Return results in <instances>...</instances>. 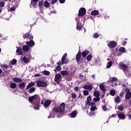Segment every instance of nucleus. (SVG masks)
I'll return each mask as SVG.
<instances>
[{
  "label": "nucleus",
  "instance_id": "f257e3e1",
  "mask_svg": "<svg viewBox=\"0 0 131 131\" xmlns=\"http://www.w3.org/2000/svg\"><path fill=\"white\" fill-rule=\"evenodd\" d=\"M64 110H65V103L64 102L60 104L58 107H56L54 109V111L55 113L52 112L50 113V117L49 116L48 118H51L52 117H62L64 114Z\"/></svg>",
  "mask_w": 131,
  "mask_h": 131
},
{
  "label": "nucleus",
  "instance_id": "f03ea898",
  "mask_svg": "<svg viewBox=\"0 0 131 131\" xmlns=\"http://www.w3.org/2000/svg\"><path fill=\"white\" fill-rule=\"evenodd\" d=\"M119 66L124 71L125 73H126L127 76L131 75V68H127V65L123 62H120Z\"/></svg>",
  "mask_w": 131,
  "mask_h": 131
},
{
  "label": "nucleus",
  "instance_id": "7ed1b4c3",
  "mask_svg": "<svg viewBox=\"0 0 131 131\" xmlns=\"http://www.w3.org/2000/svg\"><path fill=\"white\" fill-rule=\"evenodd\" d=\"M31 58V55H30V54L29 53H27L26 56H22L20 58V60H21V61H23L25 63H28Z\"/></svg>",
  "mask_w": 131,
  "mask_h": 131
},
{
  "label": "nucleus",
  "instance_id": "20e7f679",
  "mask_svg": "<svg viewBox=\"0 0 131 131\" xmlns=\"http://www.w3.org/2000/svg\"><path fill=\"white\" fill-rule=\"evenodd\" d=\"M12 7L8 9V11L9 12H14L16 10V8L18 7V5L19 4V2L18 1H13L12 2Z\"/></svg>",
  "mask_w": 131,
  "mask_h": 131
},
{
  "label": "nucleus",
  "instance_id": "39448f33",
  "mask_svg": "<svg viewBox=\"0 0 131 131\" xmlns=\"http://www.w3.org/2000/svg\"><path fill=\"white\" fill-rule=\"evenodd\" d=\"M36 84L38 86L41 88H47V86L48 85L47 82L41 80H38L36 82Z\"/></svg>",
  "mask_w": 131,
  "mask_h": 131
},
{
  "label": "nucleus",
  "instance_id": "423d86ee",
  "mask_svg": "<svg viewBox=\"0 0 131 131\" xmlns=\"http://www.w3.org/2000/svg\"><path fill=\"white\" fill-rule=\"evenodd\" d=\"M79 19H80V17H76V21L77 22V30H81V21H79Z\"/></svg>",
  "mask_w": 131,
  "mask_h": 131
},
{
  "label": "nucleus",
  "instance_id": "0eeeda50",
  "mask_svg": "<svg viewBox=\"0 0 131 131\" xmlns=\"http://www.w3.org/2000/svg\"><path fill=\"white\" fill-rule=\"evenodd\" d=\"M86 12V10H85V8H81V9H80V10H79V16L78 17H82V16H84V15H85V13Z\"/></svg>",
  "mask_w": 131,
  "mask_h": 131
},
{
  "label": "nucleus",
  "instance_id": "6e6552de",
  "mask_svg": "<svg viewBox=\"0 0 131 131\" xmlns=\"http://www.w3.org/2000/svg\"><path fill=\"white\" fill-rule=\"evenodd\" d=\"M107 46L110 49H114L117 46V43L115 41H111L107 44Z\"/></svg>",
  "mask_w": 131,
  "mask_h": 131
},
{
  "label": "nucleus",
  "instance_id": "1a4fd4ad",
  "mask_svg": "<svg viewBox=\"0 0 131 131\" xmlns=\"http://www.w3.org/2000/svg\"><path fill=\"white\" fill-rule=\"evenodd\" d=\"M38 98V96L37 95H35L32 97H30L28 99V101L31 104H33V101H35V100H37Z\"/></svg>",
  "mask_w": 131,
  "mask_h": 131
},
{
  "label": "nucleus",
  "instance_id": "9d476101",
  "mask_svg": "<svg viewBox=\"0 0 131 131\" xmlns=\"http://www.w3.org/2000/svg\"><path fill=\"white\" fill-rule=\"evenodd\" d=\"M66 57H67V53L64 54L61 58L62 64H67V63L69 62V60L68 59H66Z\"/></svg>",
  "mask_w": 131,
  "mask_h": 131
},
{
  "label": "nucleus",
  "instance_id": "9b49d317",
  "mask_svg": "<svg viewBox=\"0 0 131 131\" xmlns=\"http://www.w3.org/2000/svg\"><path fill=\"white\" fill-rule=\"evenodd\" d=\"M125 92L126 93V95H125V99H126V100H129V99H130V97H131L130 91L129 90V89H126L125 90Z\"/></svg>",
  "mask_w": 131,
  "mask_h": 131
},
{
  "label": "nucleus",
  "instance_id": "f8f14e48",
  "mask_svg": "<svg viewBox=\"0 0 131 131\" xmlns=\"http://www.w3.org/2000/svg\"><path fill=\"white\" fill-rule=\"evenodd\" d=\"M86 105H89L90 106L95 105V103L92 102V97H91V96H89L87 98V101L86 102Z\"/></svg>",
  "mask_w": 131,
  "mask_h": 131
},
{
  "label": "nucleus",
  "instance_id": "ddd939ff",
  "mask_svg": "<svg viewBox=\"0 0 131 131\" xmlns=\"http://www.w3.org/2000/svg\"><path fill=\"white\" fill-rule=\"evenodd\" d=\"M51 103H52V101L51 100H46L45 102V103L43 104V102H42V101L41 102V104L42 105H43L45 108H48V106H50V105L51 104Z\"/></svg>",
  "mask_w": 131,
  "mask_h": 131
},
{
  "label": "nucleus",
  "instance_id": "4468645a",
  "mask_svg": "<svg viewBox=\"0 0 131 131\" xmlns=\"http://www.w3.org/2000/svg\"><path fill=\"white\" fill-rule=\"evenodd\" d=\"M61 74L59 73V74H56L55 78V82L59 83L60 82V80H61Z\"/></svg>",
  "mask_w": 131,
  "mask_h": 131
},
{
  "label": "nucleus",
  "instance_id": "2eb2a0df",
  "mask_svg": "<svg viewBox=\"0 0 131 131\" xmlns=\"http://www.w3.org/2000/svg\"><path fill=\"white\" fill-rule=\"evenodd\" d=\"M118 117L119 118V119H125V114L123 113H120L118 114Z\"/></svg>",
  "mask_w": 131,
  "mask_h": 131
},
{
  "label": "nucleus",
  "instance_id": "dca6fc26",
  "mask_svg": "<svg viewBox=\"0 0 131 131\" xmlns=\"http://www.w3.org/2000/svg\"><path fill=\"white\" fill-rule=\"evenodd\" d=\"M77 115V111H74L70 114V117H71V118H74L75 117H76Z\"/></svg>",
  "mask_w": 131,
  "mask_h": 131
},
{
  "label": "nucleus",
  "instance_id": "f3484780",
  "mask_svg": "<svg viewBox=\"0 0 131 131\" xmlns=\"http://www.w3.org/2000/svg\"><path fill=\"white\" fill-rule=\"evenodd\" d=\"M26 43L29 47H33V46L35 45V43H34V41L32 40H31L30 41H27Z\"/></svg>",
  "mask_w": 131,
  "mask_h": 131
},
{
  "label": "nucleus",
  "instance_id": "a211bd4d",
  "mask_svg": "<svg viewBox=\"0 0 131 131\" xmlns=\"http://www.w3.org/2000/svg\"><path fill=\"white\" fill-rule=\"evenodd\" d=\"M16 55H23V51H22V49L21 48L19 47L16 50Z\"/></svg>",
  "mask_w": 131,
  "mask_h": 131
},
{
  "label": "nucleus",
  "instance_id": "6ab92c4d",
  "mask_svg": "<svg viewBox=\"0 0 131 131\" xmlns=\"http://www.w3.org/2000/svg\"><path fill=\"white\" fill-rule=\"evenodd\" d=\"M23 50L24 52H29L30 48L27 45H25L23 47Z\"/></svg>",
  "mask_w": 131,
  "mask_h": 131
},
{
  "label": "nucleus",
  "instance_id": "aec40b11",
  "mask_svg": "<svg viewBox=\"0 0 131 131\" xmlns=\"http://www.w3.org/2000/svg\"><path fill=\"white\" fill-rule=\"evenodd\" d=\"M24 38H30V39H33V36H32L29 33H27L24 36Z\"/></svg>",
  "mask_w": 131,
  "mask_h": 131
},
{
  "label": "nucleus",
  "instance_id": "412c9836",
  "mask_svg": "<svg viewBox=\"0 0 131 131\" xmlns=\"http://www.w3.org/2000/svg\"><path fill=\"white\" fill-rule=\"evenodd\" d=\"M39 0H31V5H32L33 7L34 8H36V5L37 4V2H38Z\"/></svg>",
  "mask_w": 131,
  "mask_h": 131
},
{
  "label": "nucleus",
  "instance_id": "4be33fe9",
  "mask_svg": "<svg viewBox=\"0 0 131 131\" xmlns=\"http://www.w3.org/2000/svg\"><path fill=\"white\" fill-rule=\"evenodd\" d=\"M38 7L40 10V13L41 12V10H42V7H43V2L42 1H40L38 3Z\"/></svg>",
  "mask_w": 131,
  "mask_h": 131
},
{
  "label": "nucleus",
  "instance_id": "5701e85b",
  "mask_svg": "<svg viewBox=\"0 0 131 131\" xmlns=\"http://www.w3.org/2000/svg\"><path fill=\"white\" fill-rule=\"evenodd\" d=\"M81 55L80 53H78L76 55V60L77 63H79L80 61V59L81 58Z\"/></svg>",
  "mask_w": 131,
  "mask_h": 131
},
{
  "label": "nucleus",
  "instance_id": "b1692460",
  "mask_svg": "<svg viewBox=\"0 0 131 131\" xmlns=\"http://www.w3.org/2000/svg\"><path fill=\"white\" fill-rule=\"evenodd\" d=\"M84 90H92L93 89V86L92 85H85L83 86Z\"/></svg>",
  "mask_w": 131,
  "mask_h": 131
},
{
  "label": "nucleus",
  "instance_id": "393cba45",
  "mask_svg": "<svg viewBox=\"0 0 131 131\" xmlns=\"http://www.w3.org/2000/svg\"><path fill=\"white\" fill-rule=\"evenodd\" d=\"M34 84H35V83H34V82H30L27 85V86L26 88L27 90H28L29 89H30V88H31L32 86H34Z\"/></svg>",
  "mask_w": 131,
  "mask_h": 131
},
{
  "label": "nucleus",
  "instance_id": "a878e982",
  "mask_svg": "<svg viewBox=\"0 0 131 131\" xmlns=\"http://www.w3.org/2000/svg\"><path fill=\"white\" fill-rule=\"evenodd\" d=\"M91 15L92 16H97V15H99V11L97 10H94L91 12Z\"/></svg>",
  "mask_w": 131,
  "mask_h": 131
},
{
  "label": "nucleus",
  "instance_id": "bb28decb",
  "mask_svg": "<svg viewBox=\"0 0 131 131\" xmlns=\"http://www.w3.org/2000/svg\"><path fill=\"white\" fill-rule=\"evenodd\" d=\"M26 85V83H21L19 84V88L20 89V90H23V89L25 88Z\"/></svg>",
  "mask_w": 131,
  "mask_h": 131
},
{
  "label": "nucleus",
  "instance_id": "cd10ccee",
  "mask_svg": "<svg viewBox=\"0 0 131 131\" xmlns=\"http://www.w3.org/2000/svg\"><path fill=\"white\" fill-rule=\"evenodd\" d=\"M3 67H4V69H3L4 71H5V72H6V73H7L8 74L10 72L8 70V66L4 65Z\"/></svg>",
  "mask_w": 131,
  "mask_h": 131
},
{
  "label": "nucleus",
  "instance_id": "c85d7f7f",
  "mask_svg": "<svg viewBox=\"0 0 131 131\" xmlns=\"http://www.w3.org/2000/svg\"><path fill=\"white\" fill-rule=\"evenodd\" d=\"M13 81H14V82H17V83H19V82H22V80L21 79H19L18 78H14Z\"/></svg>",
  "mask_w": 131,
  "mask_h": 131
},
{
  "label": "nucleus",
  "instance_id": "c756f323",
  "mask_svg": "<svg viewBox=\"0 0 131 131\" xmlns=\"http://www.w3.org/2000/svg\"><path fill=\"white\" fill-rule=\"evenodd\" d=\"M112 65H113V62L112 61H110L107 63L106 65V68H110L111 66H112Z\"/></svg>",
  "mask_w": 131,
  "mask_h": 131
},
{
  "label": "nucleus",
  "instance_id": "7c9ffc66",
  "mask_svg": "<svg viewBox=\"0 0 131 131\" xmlns=\"http://www.w3.org/2000/svg\"><path fill=\"white\" fill-rule=\"evenodd\" d=\"M111 82H115V81H117V78L115 77H112L110 79Z\"/></svg>",
  "mask_w": 131,
  "mask_h": 131
},
{
  "label": "nucleus",
  "instance_id": "2f4dec72",
  "mask_svg": "<svg viewBox=\"0 0 131 131\" xmlns=\"http://www.w3.org/2000/svg\"><path fill=\"white\" fill-rule=\"evenodd\" d=\"M60 73L62 75H68V74H69L67 71H62Z\"/></svg>",
  "mask_w": 131,
  "mask_h": 131
},
{
  "label": "nucleus",
  "instance_id": "473e14b6",
  "mask_svg": "<svg viewBox=\"0 0 131 131\" xmlns=\"http://www.w3.org/2000/svg\"><path fill=\"white\" fill-rule=\"evenodd\" d=\"M99 88H100L101 91H102V92H105V86H104V85L101 84L99 85Z\"/></svg>",
  "mask_w": 131,
  "mask_h": 131
},
{
  "label": "nucleus",
  "instance_id": "72a5a7b5",
  "mask_svg": "<svg viewBox=\"0 0 131 131\" xmlns=\"http://www.w3.org/2000/svg\"><path fill=\"white\" fill-rule=\"evenodd\" d=\"M35 91V88H34V87H32L29 90V94H32V93H33Z\"/></svg>",
  "mask_w": 131,
  "mask_h": 131
},
{
  "label": "nucleus",
  "instance_id": "f704fd0d",
  "mask_svg": "<svg viewBox=\"0 0 131 131\" xmlns=\"http://www.w3.org/2000/svg\"><path fill=\"white\" fill-rule=\"evenodd\" d=\"M96 110H97V107L96 106H94V105H91V107L90 108L91 112H94Z\"/></svg>",
  "mask_w": 131,
  "mask_h": 131
},
{
  "label": "nucleus",
  "instance_id": "c9c22d12",
  "mask_svg": "<svg viewBox=\"0 0 131 131\" xmlns=\"http://www.w3.org/2000/svg\"><path fill=\"white\" fill-rule=\"evenodd\" d=\"M119 52L120 53H124V52H125V48H124V47L120 48Z\"/></svg>",
  "mask_w": 131,
  "mask_h": 131
},
{
  "label": "nucleus",
  "instance_id": "e433bc0d",
  "mask_svg": "<svg viewBox=\"0 0 131 131\" xmlns=\"http://www.w3.org/2000/svg\"><path fill=\"white\" fill-rule=\"evenodd\" d=\"M44 6L45 8H49L50 7V3L48 1H46L44 3Z\"/></svg>",
  "mask_w": 131,
  "mask_h": 131
},
{
  "label": "nucleus",
  "instance_id": "4c0bfd02",
  "mask_svg": "<svg viewBox=\"0 0 131 131\" xmlns=\"http://www.w3.org/2000/svg\"><path fill=\"white\" fill-rule=\"evenodd\" d=\"M42 73H43V74H45V75H47V76H49L50 74V72L48 71H43Z\"/></svg>",
  "mask_w": 131,
  "mask_h": 131
},
{
  "label": "nucleus",
  "instance_id": "58836bf2",
  "mask_svg": "<svg viewBox=\"0 0 131 131\" xmlns=\"http://www.w3.org/2000/svg\"><path fill=\"white\" fill-rule=\"evenodd\" d=\"M61 68L60 66H57L56 68V69L54 70V71L56 73H57V71H60L61 70Z\"/></svg>",
  "mask_w": 131,
  "mask_h": 131
},
{
  "label": "nucleus",
  "instance_id": "ea45409f",
  "mask_svg": "<svg viewBox=\"0 0 131 131\" xmlns=\"http://www.w3.org/2000/svg\"><path fill=\"white\" fill-rule=\"evenodd\" d=\"M120 101H121L120 98L119 97V96H117L115 99L116 103H120Z\"/></svg>",
  "mask_w": 131,
  "mask_h": 131
},
{
  "label": "nucleus",
  "instance_id": "a19ab883",
  "mask_svg": "<svg viewBox=\"0 0 131 131\" xmlns=\"http://www.w3.org/2000/svg\"><path fill=\"white\" fill-rule=\"evenodd\" d=\"M94 95L95 97H99L100 96V93H99L98 92V91H95L94 93Z\"/></svg>",
  "mask_w": 131,
  "mask_h": 131
},
{
  "label": "nucleus",
  "instance_id": "79ce46f5",
  "mask_svg": "<svg viewBox=\"0 0 131 131\" xmlns=\"http://www.w3.org/2000/svg\"><path fill=\"white\" fill-rule=\"evenodd\" d=\"M39 107H40V105H39V104H36L34 106V109L35 110H39Z\"/></svg>",
  "mask_w": 131,
  "mask_h": 131
},
{
  "label": "nucleus",
  "instance_id": "37998d69",
  "mask_svg": "<svg viewBox=\"0 0 131 131\" xmlns=\"http://www.w3.org/2000/svg\"><path fill=\"white\" fill-rule=\"evenodd\" d=\"M89 54V51H85L82 53V56L83 57H86V55Z\"/></svg>",
  "mask_w": 131,
  "mask_h": 131
},
{
  "label": "nucleus",
  "instance_id": "c03bdc74",
  "mask_svg": "<svg viewBox=\"0 0 131 131\" xmlns=\"http://www.w3.org/2000/svg\"><path fill=\"white\" fill-rule=\"evenodd\" d=\"M110 94L111 96H115V90L114 89H113L110 92Z\"/></svg>",
  "mask_w": 131,
  "mask_h": 131
},
{
  "label": "nucleus",
  "instance_id": "a18cd8bd",
  "mask_svg": "<svg viewBox=\"0 0 131 131\" xmlns=\"http://www.w3.org/2000/svg\"><path fill=\"white\" fill-rule=\"evenodd\" d=\"M16 86V83H12L10 85V88H11V89H15Z\"/></svg>",
  "mask_w": 131,
  "mask_h": 131
},
{
  "label": "nucleus",
  "instance_id": "49530a36",
  "mask_svg": "<svg viewBox=\"0 0 131 131\" xmlns=\"http://www.w3.org/2000/svg\"><path fill=\"white\" fill-rule=\"evenodd\" d=\"M16 63L17 60L14 59L11 61V65H15V64H16Z\"/></svg>",
  "mask_w": 131,
  "mask_h": 131
},
{
  "label": "nucleus",
  "instance_id": "de8ad7c7",
  "mask_svg": "<svg viewBox=\"0 0 131 131\" xmlns=\"http://www.w3.org/2000/svg\"><path fill=\"white\" fill-rule=\"evenodd\" d=\"M118 110H119V111H122L123 110V106L122 105H120L118 107Z\"/></svg>",
  "mask_w": 131,
  "mask_h": 131
},
{
  "label": "nucleus",
  "instance_id": "09e8293b",
  "mask_svg": "<svg viewBox=\"0 0 131 131\" xmlns=\"http://www.w3.org/2000/svg\"><path fill=\"white\" fill-rule=\"evenodd\" d=\"M94 102H98L100 101V97H96L93 99Z\"/></svg>",
  "mask_w": 131,
  "mask_h": 131
},
{
  "label": "nucleus",
  "instance_id": "8fccbe9b",
  "mask_svg": "<svg viewBox=\"0 0 131 131\" xmlns=\"http://www.w3.org/2000/svg\"><path fill=\"white\" fill-rule=\"evenodd\" d=\"M79 77L80 79H82V80L85 81V77L83 76V75H80Z\"/></svg>",
  "mask_w": 131,
  "mask_h": 131
},
{
  "label": "nucleus",
  "instance_id": "3c124183",
  "mask_svg": "<svg viewBox=\"0 0 131 131\" xmlns=\"http://www.w3.org/2000/svg\"><path fill=\"white\" fill-rule=\"evenodd\" d=\"M83 94H84V96H88L89 95V92L88 91L84 90L83 92Z\"/></svg>",
  "mask_w": 131,
  "mask_h": 131
},
{
  "label": "nucleus",
  "instance_id": "603ef678",
  "mask_svg": "<svg viewBox=\"0 0 131 131\" xmlns=\"http://www.w3.org/2000/svg\"><path fill=\"white\" fill-rule=\"evenodd\" d=\"M4 6H5V2H0V8H3Z\"/></svg>",
  "mask_w": 131,
  "mask_h": 131
},
{
  "label": "nucleus",
  "instance_id": "864d4df0",
  "mask_svg": "<svg viewBox=\"0 0 131 131\" xmlns=\"http://www.w3.org/2000/svg\"><path fill=\"white\" fill-rule=\"evenodd\" d=\"M91 59H92V55H89L86 57V60H88V61H90Z\"/></svg>",
  "mask_w": 131,
  "mask_h": 131
},
{
  "label": "nucleus",
  "instance_id": "5fc2aeb1",
  "mask_svg": "<svg viewBox=\"0 0 131 131\" xmlns=\"http://www.w3.org/2000/svg\"><path fill=\"white\" fill-rule=\"evenodd\" d=\"M71 96L72 98H73L74 99H75V98H76V94H75V93H72Z\"/></svg>",
  "mask_w": 131,
  "mask_h": 131
},
{
  "label": "nucleus",
  "instance_id": "6e6d98bb",
  "mask_svg": "<svg viewBox=\"0 0 131 131\" xmlns=\"http://www.w3.org/2000/svg\"><path fill=\"white\" fill-rule=\"evenodd\" d=\"M102 110H103V111H107V110H108V109H107V107H106V106L105 105L102 106Z\"/></svg>",
  "mask_w": 131,
  "mask_h": 131
},
{
  "label": "nucleus",
  "instance_id": "4d7b16f0",
  "mask_svg": "<svg viewBox=\"0 0 131 131\" xmlns=\"http://www.w3.org/2000/svg\"><path fill=\"white\" fill-rule=\"evenodd\" d=\"M99 36V35L98 34V33H95L94 35V38H98V37Z\"/></svg>",
  "mask_w": 131,
  "mask_h": 131
},
{
  "label": "nucleus",
  "instance_id": "13d9d810",
  "mask_svg": "<svg viewBox=\"0 0 131 131\" xmlns=\"http://www.w3.org/2000/svg\"><path fill=\"white\" fill-rule=\"evenodd\" d=\"M74 91H75V92H78V91H79V88H78V87H75L74 88Z\"/></svg>",
  "mask_w": 131,
  "mask_h": 131
},
{
  "label": "nucleus",
  "instance_id": "bf43d9fd",
  "mask_svg": "<svg viewBox=\"0 0 131 131\" xmlns=\"http://www.w3.org/2000/svg\"><path fill=\"white\" fill-rule=\"evenodd\" d=\"M58 2V0H52L51 3L54 5V4H56Z\"/></svg>",
  "mask_w": 131,
  "mask_h": 131
},
{
  "label": "nucleus",
  "instance_id": "052dcab7",
  "mask_svg": "<svg viewBox=\"0 0 131 131\" xmlns=\"http://www.w3.org/2000/svg\"><path fill=\"white\" fill-rule=\"evenodd\" d=\"M88 115L89 116H93V115H95V113H89L88 114Z\"/></svg>",
  "mask_w": 131,
  "mask_h": 131
},
{
  "label": "nucleus",
  "instance_id": "680f3d73",
  "mask_svg": "<svg viewBox=\"0 0 131 131\" xmlns=\"http://www.w3.org/2000/svg\"><path fill=\"white\" fill-rule=\"evenodd\" d=\"M38 76H40V75L39 74H36L34 75L35 77H38Z\"/></svg>",
  "mask_w": 131,
  "mask_h": 131
},
{
  "label": "nucleus",
  "instance_id": "e2e57ef3",
  "mask_svg": "<svg viewBox=\"0 0 131 131\" xmlns=\"http://www.w3.org/2000/svg\"><path fill=\"white\" fill-rule=\"evenodd\" d=\"M59 2L60 3V4H64V3L65 2V0H59Z\"/></svg>",
  "mask_w": 131,
  "mask_h": 131
},
{
  "label": "nucleus",
  "instance_id": "0e129e2a",
  "mask_svg": "<svg viewBox=\"0 0 131 131\" xmlns=\"http://www.w3.org/2000/svg\"><path fill=\"white\" fill-rule=\"evenodd\" d=\"M126 45V41H123L122 46H125Z\"/></svg>",
  "mask_w": 131,
  "mask_h": 131
},
{
  "label": "nucleus",
  "instance_id": "69168bd1",
  "mask_svg": "<svg viewBox=\"0 0 131 131\" xmlns=\"http://www.w3.org/2000/svg\"><path fill=\"white\" fill-rule=\"evenodd\" d=\"M128 117L129 119H131V115L130 114H128Z\"/></svg>",
  "mask_w": 131,
  "mask_h": 131
},
{
  "label": "nucleus",
  "instance_id": "338daca9",
  "mask_svg": "<svg viewBox=\"0 0 131 131\" xmlns=\"http://www.w3.org/2000/svg\"><path fill=\"white\" fill-rule=\"evenodd\" d=\"M92 78H95V75H92Z\"/></svg>",
  "mask_w": 131,
  "mask_h": 131
},
{
  "label": "nucleus",
  "instance_id": "774afa93",
  "mask_svg": "<svg viewBox=\"0 0 131 131\" xmlns=\"http://www.w3.org/2000/svg\"><path fill=\"white\" fill-rule=\"evenodd\" d=\"M120 97H122V96H123V95L122 93H121V94H120Z\"/></svg>",
  "mask_w": 131,
  "mask_h": 131
}]
</instances>
